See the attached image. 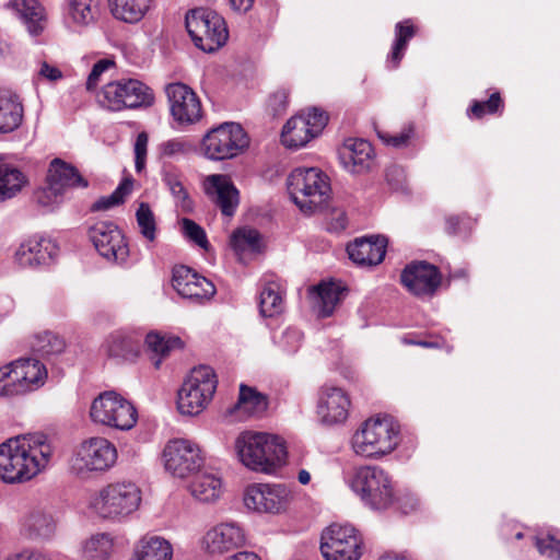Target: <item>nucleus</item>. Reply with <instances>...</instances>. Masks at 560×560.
Masks as SVG:
<instances>
[{
    "label": "nucleus",
    "mask_w": 560,
    "mask_h": 560,
    "mask_svg": "<svg viewBox=\"0 0 560 560\" xmlns=\"http://www.w3.org/2000/svg\"><path fill=\"white\" fill-rule=\"evenodd\" d=\"M52 454L45 434L9 438L0 444V480L5 485L25 483L47 468Z\"/></svg>",
    "instance_id": "f257e3e1"
},
{
    "label": "nucleus",
    "mask_w": 560,
    "mask_h": 560,
    "mask_svg": "<svg viewBox=\"0 0 560 560\" xmlns=\"http://www.w3.org/2000/svg\"><path fill=\"white\" fill-rule=\"evenodd\" d=\"M141 502L140 487L131 480H120L107 483L92 493L88 509L102 521L119 524L129 521Z\"/></svg>",
    "instance_id": "f03ea898"
},
{
    "label": "nucleus",
    "mask_w": 560,
    "mask_h": 560,
    "mask_svg": "<svg viewBox=\"0 0 560 560\" xmlns=\"http://www.w3.org/2000/svg\"><path fill=\"white\" fill-rule=\"evenodd\" d=\"M234 447L240 462L253 471L270 474L285 463L284 442L269 433L242 432Z\"/></svg>",
    "instance_id": "7ed1b4c3"
},
{
    "label": "nucleus",
    "mask_w": 560,
    "mask_h": 560,
    "mask_svg": "<svg viewBox=\"0 0 560 560\" xmlns=\"http://www.w3.org/2000/svg\"><path fill=\"white\" fill-rule=\"evenodd\" d=\"M399 444V425L388 416L366 419L350 439L352 452L364 459H381Z\"/></svg>",
    "instance_id": "20e7f679"
},
{
    "label": "nucleus",
    "mask_w": 560,
    "mask_h": 560,
    "mask_svg": "<svg viewBox=\"0 0 560 560\" xmlns=\"http://www.w3.org/2000/svg\"><path fill=\"white\" fill-rule=\"evenodd\" d=\"M346 485L372 510L392 505L395 489L390 475L377 465H362L345 472Z\"/></svg>",
    "instance_id": "39448f33"
},
{
    "label": "nucleus",
    "mask_w": 560,
    "mask_h": 560,
    "mask_svg": "<svg viewBox=\"0 0 560 560\" xmlns=\"http://www.w3.org/2000/svg\"><path fill=\"white\" fill-rule=\"evenodd\" d=\"M293 202L304 213H313L324 207L330 194L328 176L316 167H298L287 179Z\"/></svg>",
    "instance_id": "423d86ee"
},
{
    "label": "nucleus",
    "mask_w": 560,
    "mask_h": 560,
    "mask_svg": "<svg viewBox=\"0 0 560 560\" xmlns=\"http://www.w3.org/2000/svg\"><path fill=\"white\" fill-rule=\"evenodd\" d=\"M97 104L109 112L148 108L154 103L151 88L137 79H119L106 83L96 94Z\"/></svg>",
    "instance_id": "0eeeda50"
},
{
    "label": "nucleus",
    "mask_w": 560,
    "mask_h": 560,
    "mask_svg": "<svg viewBox=\"0 0 560 560\" xmlns=\"http://www.w3.org/2000/svg\"><path fill=\"white\" fill-rule=\"evenodd\" d=\"M48 377L46 366L37 359L24 358L0 368V397L26 395L42 388Z\"/></svg>",
    "instance_id": "6e6552de"
},
{
    "label": "nucleus",
    "mask_w": 560,
    "mask_h": 560,
    "mask_svg": "<svg viewBox=\"0 0 560 560\" xmlns=\"http://www.w3.org/2000/svg\"><path fill=\"white\" fill-rule=\"evenodd\" d=\"M90 418L96 424L128 431L136 425L138 412L132 402L122 395L106 390L93 399Z\"/></svg>",
    "instance_id": "1a4fd4ad"
},
{
    "label": "nucleus",
    "mask_w": 560,
    "mask_h": 560,
    "mask_svg": "<svg viewBox=\"0 0 560 560\" xmlns=\"http://www.w3.org/2000/svg\"><path fill=\"white\" fill-rule=\"evenodd\" d=\"M186 28L196 47L206 52L218 50L229 38L224 19L210 9L190 10L186 14Z\"/></svg>",
    "instance_id": "9d476101"
},
{
    "label": "nucleus",
    "mask_w": 560,
    "mask_h": 560,
    "mask_svg": "<svg viewBox=\"0 0 560 560\" xmlns=\"http://www.w3.org/2000/svg\"><path fill=\"white\" fill-rule=\"evenodd\" d=\"M218 385L212 368L200 365L194 368L178 390L177 406L183 415L200 413L211 401Z\"/></svg>",
    "instance_id": "9b49d317"
},
{
    "label": "nucleus",
    "mask_w": 560,
    "mask_h": 560,
    "mask_svg": "<svg viewBox=\"0 0 560 560\" xmlns=\"http://www.w3.org/2000/svg\"><path fill=\"white\" fill-rule=\"evenodd\" d=\"M116 446L105 438H90L75 450L70 467L80 478H88L92 472H105L117 460Z\"/></svg>",
    "instance_id": "f8f14e48"
},
{
    "label": "nucleus",
    "mask_w": 560,
    "mask_h": 560,
    "mask_svg": "<svg viewBox=\"0 0 560 560\" xmlns=\"http://www.w3.org/2000/svg\"><path fill=\"white\" fill-rule=\"evenodd\" d=\"M248 144V136L240 124L223 122L203 136L201 151L207 159L221 161L241 154Z\"/></svg>",
    "instance_id": "ddd939ff"
},
{
    "label": "nucleus",
    "mask_w": 560,
    "mask_h": 560,
    "mask_svg": "<svg viewBox=\"0 0 560 560\" xmlns=\"http://www.w3.org/2000/svg\"><path fill=\"white\" fill-rule=\"evenodd\" d=\"M320 551L325 560H359L362 538L350 524H331L322 534Z\"/></svg>",
    "instance_id": "4468645a"
},
{
    "label": "nucleus",
    "mask_w": 560,
    "mask_h": 560,
    "mask_svg": "<svg viewBox=\"0 0 560 560\" xmlns=\"http://www.w3.org/2000/svg\"><path fill=\"white\" fill-rule=\"evenodd\" d=\"M165 469L177 478L195 474L203 463L201 450L197 443L187 439H172L163 450Z\"/></svg>",
    "instance_id": "2eb2a0df"
},
{
    "label": "nucleus",
    "mask_w": 560,
    "mask_h": 560,
    "mask_svg": "<svg viewBox=\"0 0 560 560\" xmlns=\"http://www.w3.org/2000/svg\"><path fill=\"white\" fill-rule=\"evenodd\" d=\"M245 527L235 521L220 522L209 527L200 538V548L209 556H222L246 545Z\"/></svg>",
    "instance_id": "dca6fc26"
},
{
    "label": "nucleus",
    "mask_w": 560,
    "mask_h": 560,
    "mask_svg": "<svg viewBox=\"0 0 560 560\" xmlns=\"http://www.w3.org/2000/svg\"><path fill=\"white\" fill-rule=\"evenodd\" d=\"M89 238L97 253L108 261L124 264L129 257L127 240L114 222H96L89 229Z\"/></svg>",
    "instance_id": "f3484780"
},
{
    "label": "nucleus",
    "mask_w": 560,
    "mask_h": 560,
    "mask_svg": "<svg viewBox=\"0 0 560 560\" xmlns=\"http://www.w3.org/2000/svg\"><path fill=\"white\" fill-rule=\"evenodd\" d=\"M290 500L291 492L283 485L254 483L245 489L243 495L246 509L257 513H281Z\"/></svg>",
    "instance_id": "a211bd4d"
},
{
    "label": "nucleus",
    "mask_w": 560,
    "mask_h": 560,
    "mask_svg": "<svg viewBox=\"0 0 560 560\" xmlns=\"http://www.w3.org/2000/svg\"><path fill=\"white\" fill-rule=\"evenodd\" d=\"M351 400L341 387L324 385L317 397L316 416L320 424L334 427L346 422Z\"/></svg>",
    "instance_id": "6ab92c4d"
},
{
    "label": "nucleus",
    "mask_w": 560,
    "mask_h": 560,
    "mask_svg": "<svg viewBox=\"0 0 560 560\" xmlns=\"http://www.w3.org/2000/svg\"><path fill=\"white\" fill-rule=\"evenodd\" d=\"M166 95L173 118L179 125H192L202 117L201 103L197 94L184 83H172Z\"/></svg>",
    "instance_id": "aec40b11"
},
{
    "label": "nucleus",
    "mask_w": 560,
    "mask_h": 560,
    "mask_svg": "<svg viewBox=\"0 0 560 560\" xmlns=\"http://www.w3.org/2000/svg\"><path fill=\"white\" fill-rule=\"evenodd\" d=\"M400 278L407 290L417 296L432 295L441 284L439 269L425 261L407 265Z\"/></svg>",
    "instance_id": "412c9836"
},
{
    "label": "nucleus",
    "mask_w": 560,
    "mask_h": 560,
    "mask_svg": "<svg viewBox=\"0 0 560 560\" xmlns=\"http://www.w3.org/2000/svg\"><path fill=\"white\" fill-rule=\"evenodd\" d=\"M58 250L51 238L34 235L20 244L14 253V261L23 268L47 265L55 259Z\"/></svg>",
    "instance_id": "4be33fe9"
},
{
    "label": "nucleus",
    "mask_w": 560,
    "mask_h": 560,
    "mask_svg": "<svg viewBox=\"0 0 560 560\" xmlns=\"http://www.w3.org/2000/svg\"><path fill=\"white\" fill-rule=\"evenodd\" d=\"M172 285L182 298L197 302L209 300L215 293L211 281L185 266L173 269Z\"/></svg>",
    "instance_id": "5701e85b"
},
{
    "label": "nucleus",
    "mask_w": 560,
    "mask_h": 560,
    "mask_svg": "<svg viewBox=\"0 0 560 560\" xmlns=\"http://www.w3.org/2000/svg\"><path fill=\"white\" fill-rule=\"evenodd\" d=\"M203 188L215 205L220 208L222 214L231 217L238 206V190L231 178L224 174H212L206 177Z\"/></svg>",
    "instance_id": "b1692460"
},
{
    "label": "nucleus",
    "mask_w": 560,
    "mask_h": 560,
    "mask_svg": "<svg viewBox=\"0 0 560 560\" xmlns=\"http://www.w3.org/2000/svg\"><path fill=\"white\" fill-rule=\"evenodd\" d=\"M387 241L384 236L358 238L349 244V258L360 266H374L383 261L386 254Z\"/></svg>",
    "instance_id": "393cba45"
},
{
    "label": "nucleus",
    "mask_w": 560,
    "mask_h": 560,
    "mask_svg": "<svg viewBox=\"0 0 560 560\" xmlns=\"http://www.w3.org/2000/svg\"><path fill=\"white\" fill-rule=\"evenodd\" d=\"M343 166L351 173H362L370 168L373 161V148L364 139H347L339 150Z\"/></svg>",
    "instance_id": "a878e982"
},
{
    "label": "nucleus",
    "mask_w": 560,
    "mask_h": 560,
    "mask_svg": "<svg viewBox=\"0 0 560 560\" xmlns=\"http://www.w3.org/2000/svg\"><path fill=\"white\" fill-rule=\"evenodd\" d=\"M141 345L142 335L140 332L117 330L107 337L104 348L109 357L133 361L140 354Z\"/></svg>",
    "instance_id": "bb28decb"
},
{
    "label": "nucleus",
    "mask_w": 560,
    "mask_h": 560,
    "mask_svg": "<svg viewBox=\"0 0 560 560\" xmlns=\"http://www.w3.org/2000/svg\"><path fill=\"white\" fill-rule=\"evenodd\" d=\"M46 182L52 187L65 194L70 188L88 187V180L84 179L78 170L61 159H54L48 167Z\"/></svg>",
    "instance_id": "cd10ccee"
},
{
    "label": "nucleus",
    "mask_w": 560,
    "mask_h": 560,
    "mask_svg": "<svg viewBox=\"0 0 560 560\" xmlns=\"http://www.w3.org/2000/svg\"><path fill=\"white\" fill-rule=\"evenodd\" d=\"M192 475L188 490L195 499L201 502H214L221 497L223 492L221 476L213 471H199V469Z\"/></svg>",
    "instance_id": "c85d7f7f"
},
{
    "label": "nucleus",
    "mask_w": 560,
    "mask_h": 560,
    "mask_svg": "<svg viewBox=\"0 0 560 560\" xmlns=\"http://www.w3.org/2000/svg\"><path fill=\"white\" fill-rule=\"evenodd\" d=\"M24 117V107L18 94L9 90H0V133L16 130Z\"/></svg>",
    "instance_id": "c756f323"
},
{
    "label": "nucleus",
    "mask_w": 560,
    "mask_h": 560,
    "mask_svg": "<svg viewBox=\"0 0 560 560\" xmlns=\"http://www.w3.org/2000/svg\"><path fill=\"white\" fill-rule=\"evenodd\" d=\"M7 7L24 22L30 34L42 33L46 23V12L37 0H11Z\"/></svg>",
    "instance_id": "7c9ffc66"
},
{
    "label": "nucleus",
    "mask_w": 560,
    "mask_h": 560,
    "mask_svg": "<svg viewBox=\"0 0 560 560\" xmlns=\"http://www.w3.org/2000/svg\"><path fill=\"white\" fill-rule=\"evenodd\" d=\"M136 560H172L173 547L168 540L160 536H144L133 550Z\"/></svg>",
    "instance_id": "2f4dec72"
},
{
    "label": "nucleus",
    "mask_w": 560,
    "mask_h": 560,
    "mask_svg": "<svg viewBox=\"0 0 560 560\" xmlns=\"http://www.w3.org/2000/svg\"><path fill=\"white\" fill-rule=\"evenodd\" d=\"M342 289L335 282H322L310 290L311 299L322 317L330 316L340 302Z\"/></svg>",
    "instance_id": "473e14b6"
},
{
    "label": "nucleus",
    "mask_w": 560,
    "mask_h": 560,
    "mask_svg": "<svg viewBox=\"0 0 560 560\" xmlns=\"http://www.w3.org/2000/svg\"><path fill=\"white\" fill-rule=\"evenodd\" d=\"M115 539L109 533L97 532L81 544L84 560H109L114 552Z\"/></svg>",
    "instance_id": "72a5a7b5"
},
{
    "label": "nucleus",
    "mask_w": 560,
    "mask_h": 560,
    "mask_svg": "<svg viewBox=\"0 0 560 560\" xmlns=\"http://www.w3.org/2000/svg\"><path fill=\"white\" fill-rule=\"evenodd\" d=\"M22 526L30 538L46 539L54 535L56 522L49 512L35 509L25 515Z\"/></svg>",
    "instance_id": "f704fd0d"
},
{
    "label": "nucleus",
    "mask_w": 560,
    "mask_h": 560,
    "mask_svg": "<svg viewBox=\"0 0 560 560\" xmlns=\"http://www.w3.org/2000/svg\"><path fill=\"white\" fill-rule=\"evenodd\" d=\"M152 0H108L113 16L125 23L140 22L150 10Z\"/></svg>",
    "instance_id": "c9c22d12"
},
{
    "label": "nucleus",
    "mask_w": 560,
    "mask_h": 560,
    "mask_svg": "<svg viewBox=\"0 0 560 560\" xmlns=\"http://www.w3.org/2000/svg\"><path fill=\"white\" fill-rule=\"evenodd\" d=\"M268 407L267 397L255 388L241 385L238 400L234 410L242 417L258 416L266 411Z\"/></svg>",
    "instance_id": "e433bc0d"
},
{
    "label": "nucleus",
    "mask_w": 560,
    "mask_h": 560,
    "mask_svg": "<svg viewBox=\"0 0 560 560\" xmlns=\"http://www.w3.org/2000/svg\"><path fill=\"white\" fill-rule=\"evenodd\" d=\"M308 121L303 117L294 116L283 126L281 132L282 143L291 149H299L305 145L311 139L315 138L310 130Z\"/></svg>",
    "instance_id": "4c0bfd02"
},
{
    "label": "nucleus",
    "mask_w": 560,
    "mask_h": 560,
    "mask_svg": "<svg viewBox=\"0 0 560 560\" xmlns=\"http://www.w3.org/2000/svg\"><path fill=\"white\" fill-rule=\"evenodd\" d=\"M96 7L93 0H69L66 11V22L70 27L80 30L94 22Z\"/></svg>",
    "instance_id": "58836bf2"
},
{
    "label": "nucleus",
    "mask_w": 560,
    "mask_h": 560,
    "mask_svg": "<svg viewBox=\"0 0 560 560\" xmlns=\"http://www.w3.org/2000/svg\"><path fill=\"white\" fill-rule=\"evenodd\" d=\"M25 184L26 177L19 168L0 162V201L14 197Z\"/></svg>",
    "instance_id": "ea45409f"
},
{
    "label": "nucleus",
    "mask_w": 560,
    "mask_h": 560,
    "mask_svg": "<svg viewBox=\"0 0 560 560\" xmlns=\"http://www.w3.org/2000/svg\"><path fill=\"white\" fill-rule=\"evenodd\" d=\"M416 28L410 20L398 22L395 26V40L392 50L387 57V65L396 69L402 59L408 42L415 36Z\"/></svg>",
    "instance_id": "a19ab883"
},
{
    "label": "nucleus",
    "mask_w": 560,
    "mask_h": 560,
    "mask_svg": "<svg viewBox=\"0 0 560 560\" xmlns=\"http://www.w3.org/2000/svg\"><path fill=\"white\" fill-rule=\"evenodd\" d=\"M231 245L241 258L246 255L259 254L262 247L259 232L246 228L240 229L233 233Z\"/></svg>",
    "instance_id": "79ce46f5"
},
{
    "label": "nucleus",
    "mask_w": 560,
    "mask_h": 560,
    "mask_svg": "<svg viewBox=\"0 0 560 560\" xmlns=\"http://www.w3.org/2000/svg\"><path fill=\"white\" fill-rule=\"evenodd\" d=\"M145 346L155 357H158L154 361V366L159 369L162 359L168 355L172 350L182 348L183 342L180 338L176 336L150 332L145 336Z\"/></svg>",
    "instance_id": "37998d69"
},
{
    "label": "nucleus",
    "mask_w": 560,
    "mask_h": 560,
    "mask_svg": "<svg viewBox=\"0 0 560 560\" xmlns=\"http://www.w3.org/2000/svg\"><path fill=\"white\" fill-rule=\"evenodd\" d=\"M259 310L264 317H272L283 310V299L277 282L265 284L259 296Z\"/></svg>",
    "instance_id": "c03bdc74"
},
{
    "label": "nucleus",
    "mask_w": 560,
    "mask_h": 560,
    "mask_svg": "<svg viewBox=\"0 0 560 560\" xmlns=\"http://www.w3.org/2000/svg\"><path fill=\"white\" fill-rule=\"evenodd\" d=\"M32 349L40 355L48 357L62 352L65 341L51 331H44L34 337Z\"/></svg>",
    "instance_id": "a18cd8bd"
},
{
    "label": "nucleus",
    "mask_w": 560,
    "mask_h": 560,
    "mask_svg": "<svg viewBox=\"0 0 560 560\" xmlns=\"http://www.w3.org/2000/svg\"><path fill=\"white\" fill-rule=\"evenodd\" d=\"M132 182L130 179L122 180L118 187L109 195L97 199L91 207L92 211H106L121 202L127 195L131 192Z\"/></svg>",
    "instance_id": "49530a36"
},
{
    "label": "nucleus",
    "mask_w": 560,
    "mask_h": 560,
    "mask_svg": "<svg viewBox=\"0 0 560 560\" xmlns=\"http://www.w3.org/2000/svg\"><path fill=\"white\" fill-rule=\"evenodd\" d=\"M136 217L142 236L149 242H153L156 237V223L149 205L140 203Z\"/></svg>",
    "instance_id": "de8ad7c7"
},
{
    "label": "nucleus",
    "mask_w": 560,
    "mask_h": 560,
    "mask_svg": "<svg viewBox=\"0 0 560 560\" xmlns=\"http://www.w3.org/2000/svg\"><path fill=\"white\" fill-rule=\"evenodd\" d=\"M275 343L285 353H295L300 348L303 335L294 327L283 329L279 335L273 336Z\"/></svg>",
    "instance_id": "09e8293b"
},
{
    "label": "nucleus",
    "mask_w": 560,
    "mask_h": 560,
    "mask_svg": "<svg viewBox=\"0 0 560 560\" xmlns=\"http://www.w3.org/2000/svg\"><path fill=\"white\" fill-rule=\"evenodd\" d=\"M538 552L552 560H560V539L552 534H539L534 537Z\"/></svg>",
    "instance_id": "8fccbe9b"
},
{
    "label": "nucleus",
    "mask_w": 560,
    "mask_h": 560,
    "mask_svg": "<svg viewBox=\"0 0 560 560\" xmlns=\"http://www.w3.org/2000/svg\"><path fill=\"white\" fill-rule=\"evenodd\" d=\"M35 198L39 206L50 211L63 201L65 192L58 190L46 182L45 187L36 192Z\"/></svg>",
    "instance_id": "3c124183"
},
{
    "label": "nucleus",
    "mask_w": 560,
    "mask_h": 560,
    "mask_svg": "<svg viewBox=\"0 0 560 560\" xmlns=\"http://www.w3.org/2000/svg\"><path fill=\"white\" fill-rule=\"evenodd\" d=\"M195 150V145L185 138H174L161 144V152L164 156L186 155Z\"/></svg>",
    "instance_id": "603ef678"
},
{
    "label": "nucleus",
    "mask_w": 560,
    "mask_h": 560,
    "mask_svg": "<svg viewBox=\"0 0 560 560\" xmlns=\"http://www.w3.org/2000/svg\"><path fill=\"white\" fill-rule=\"evenodd\" d=\"M183 234L197 244L198 246L206 248L208 245L207 236L203 229L190 219L184 218L180 221Z\"/></svg>",
    "instance_id": "864d4df0"
},
{
    "label": "nucleus",
    "mask_w": 560,
    "mask_h": 560,
    "mask_svg": "<svg viewBox=\"0 0 560 560\" xmlns=\"http://www.w3.org/2000/svg\"><path fill=\"white\" fill-rule=\"evenodd\" d=\"M299 116L303 117L304 121L310 122L308 127L314 137H317L323 131L328 121L327 114L315 107Z\"/></svg>",
    "instance_id": "5fc2aeb1"
},
{
    "label": "nucleus",
    "mask_w": 560,
    "mask_h": 560,
    "mask_svg": "<svg viewBox=\"0 0 560 560\" xmlns=\"http://www.w3.org/2000/svg\"><path fill=\"white\" fill-rule=\"evenodd\" d=\"M377 135L385 144L394 148H404L408 145L410 139L413 137L415 130L412 126H407L396 135H388L382 131H378Z\"/></svg>",
    "instance_id": "6e6d98bb"
},
{
    "label": "nucleus",
    "mask_w": 560,
    "mask_h": 560,
    "mask_svg": "<svg viewBox=\"0 0 560 560\" xmlns=\"http://www.w3.org/2000/svg\"><path fill=\"white\" fill-rule=\"evenodd\" d=\"M502 101L499 93H493L487 102H475L470 112L477 118H481L485 114H493L501 106Z\"/></svg>",
    "instance_id": "4d7b16f0"
},
{
    "label": "nucleus",
    "mask_w": 560,
    "mask_h": 560,
    "mask_svg": "<svg viewBox=\"0 0 560 560\" xmlns=\"http://www.w3.org/2000/svg\"><path fill=\"white\" fill-rule=\"evenodd\" d=\"M114 66V62L108 59L98 60L92 68L88 80H86V90L93 91L98 82L101 81L102 74L107 71L109 68Z\"/></svg>",
    "instance_id": "13d9d810"
},
{
    "label": "nucleus",
    "mask_w": 560,
    "mask_h": 560,
    "mask_svg": "<svg viewBox=\"0 0 560 560\" xmlns=\"http://www.w3.org/2000/svg\"><path fill=\"white\" fill-rule=\"evenodd\" d=\"M175 200L176 207L185 213H188L192 211L194 203L192 200L189 197L188 190L184 183L178 185L177 188H174V190L170 191Z\"/></svg>",
    "instance_id": "bf43d9fd"
},
{
    "label": "nucleus",
    "mask_w": 560,
    "mask_h": 560,
    "mask_svg": "<svg viewBox=\"0 0 560 560\" xmlns=\"http://www.w3.org/2000/svg\"><path fill=\"white\" fill-rule=\"evenodd\" d=\"M3 560H52L50 556L42 550L34 548H23L11 552Z\"/></svg>",
    "instance_id": "052dcab7"
},
{
    "label": "nucleus",
    "mask_w": 560,
    "mask_h": 560,
    "mask_svg": "<svg viewBox=\"0 0 560 560\" xmlns=\"http://www.w3.org/2000/svg\"><path fill=\"white\" fill-rule=\"evenodd\" d=\"M147 147H148V136L144 132H141L137 136L135 142V166L137 172H141L145 165V156H147Z\"/></svg>",
    "instance_id": "680f3d73"
},
{
    "label": "nucleus",
    "mask_w": 560,
    "mask_h": 560,
    "mask_svg": "<svg viewBox=\"0 0 560 560\" xmlns=\"http://www.w3.org/2000/svg\"><path fill=\"white\" fill-rule=\"evenodd\" d=\"M288 103L289 94L284 89L277 90L268 98V107L273 115L282 114L287 109Z\"/></svg>",
    "instance_id": "e2e57ef3"
},
{
    "label": "nucleus",
    "mask_w": 560,
    "mask_h": 560,
    "mask_svg": "<svg viewBox=\"0 0 560 560\" xmlns=\"http://www.w3.org/2000/svg\"><path fill=\"white\" fill-rule=\"evenodd\" d=\"M347 226V217L342 210H334L330 214L327 229L331 232H340Z\"/></svg>",
    "instance_id": "0e129e2a"
},
{
    "label": "nucleus",
    "mask_w": 560,
    "mask_h": 560,
    "mask_svg": "<svg viewBox=\"0 0 560 560\" xmlns=\"http://www.w3.org/2000/svg\"><path fill=\"white\" fill-rule=\"evenodd\" d=\"M163 183L166 185L168 190H174V188H177L178 185L184 183L183 176L174 171V170H167L163 173Z\"/></svg>",
    "instance_id": "69168bd1"
},
{
    "label": "nucleus",
    "mask_w": 560,
    "mask_h": 560,
    "mask_svg": "<svg viewBox=\"0 0 560 560\" xmlns=\"http://www.w3.org/2000/svg\"><path fill=\"white\" fill-rule=\"evenodd\" d=\"M39 75L49 80V81H56L62 77L61 71L54 66H50L47 62H43L39 69Z\"/></svg>",
    "instance_id": "338daca9"
},
{
    "label": "nucleus",
    "mask_w": 560,
    "mask_h": 560,
    "mask_svg": "<svg viewBox=\"0 0 560 560\" xmlns=\"http://www.w3.org/2000/svg\"><path fill=\"white\" fill-rule=\"evenodd\" d=\"M224 560H261V558L254 551H237Z\"/></svg>",
    "instance_id": "774afa93"
}]
</instances>
